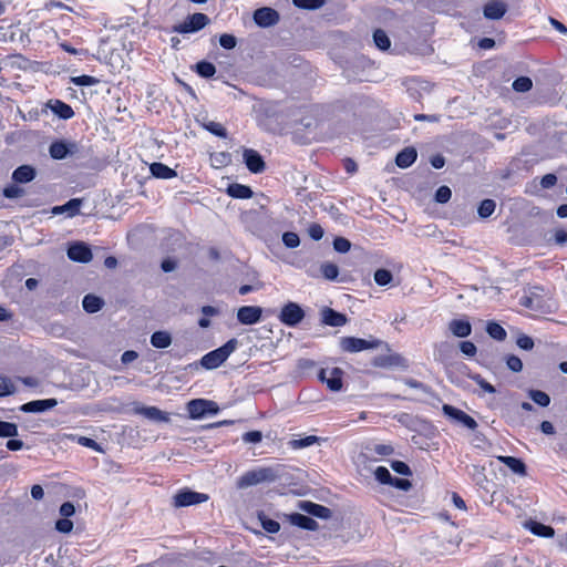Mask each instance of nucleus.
Here are the masks:
<instances>
[{"mask_svg": "<svg viewBox=\"0 0 567 567\" xmlns=\"http://www.w3.org/2000/svg\"><path fill=\"white\" fill-rule=\"evenodd\" d=\"M237 344L238 341L235 338L228 340L221 347L203 355V358L200 359V364L207 370H213L220 367L228 359V357L236 350Z\"/></svg>", "mask_w": 567, "mask_h": 567, "instance_id": "obj_1", "label": "nucleus"}, {"mask_svg": "<svg viewBox=\"0 0 567 567\" xmlns=\"http://www.w3.org/2000/svg\"><path fill=\"white\" fill-rule=\"evenodd\" d=\"M278 477L272 467H259L245 472L237 481L238 488H247L262 482H274Z\"/></svg>", "mask_w": 567, "mask_h": 567, "instance_id": "obj_2", "label": "nucleus"}, {"mask_svg": "<svg viewBox=\"0 0 567 567\" xmlns=\"http://www.w3.org/2000/svg\"><path fill=\"white\" fill-rule=\"evenodd\" d=\"M209 23L210 19L207 14L195 12L188 14L182 23L173 25L172 31L181 34L198 32Z\"/></svg>", "mask_w": 567, "mask_h": 567, "instance_id": "obj_3", "label": "nucleus"}, {"mask_svg": "<svg viewBox=\"0 0 567 567\" xmlns=\"http://www.w3.org/2000/svg\"><path fill=\"white\" fill-rule=\"evenodd\" d=\"M305 316L303 309L298 303L289 301L281 308L278 319L285 326L296 327L303 320Z\"/></svg>", "mask_w": 567, "mask_h": 567, "instance_id": "obj_4", "label": "nucleus"}, {"mask_svg": "<svg viewBox=\"0 0 567 567\" xmlns=\"http://www.w3.org/2000/svg\"><path fill=\"white\" fill-rule=\"evenodd\" d=\"M209 496L205 493L192 491L189 488L179 489L174 495L175 507H187L207 502Z\"/></svg>", "mask_w": 567, "mask_h": 567, "instance_id": "obj_5", "label": "nucleus"}, {"mask_svg": "<svg viewBox=\"0 0 567 567\" xmlns=\"http://www.w3.org/2000/svg\"><path fill=\"white\" fill-rule=\"evenodd\" d=\"M79 153V144L75 141L55 140L50 144L49 154L53 159L61 161L69 155Z\"/></svg>", "mask_w": 567, "mask_h": 567, "instance_id": "obj_6", "label": "nucleus"}, {"mask_svg": "<svg viewBox=\"0 0 567 567\" xmlns=\"http://www.w3.org/2000/svg\"><path fill=\"white\" fill-rule=\"evenodd\" d=\"M381 353L373 357L372 364L380 368L401 367L406 368L408 361L399 353L389 351H380Z\"/></svg>", "mask_w": 567, "mask_h": 567, "instance_id": "obj_7", "label": "nucleus"}, {"mask_svg": "<svg viewBox=\"0 0 567 567\" xmlns=\"http://www.w3.org/2000/svg\"><path fill=\"white\" fill-rule=\"evenodd\" d=\"M342 375L343 372L340 368L320 369L318 379L326 383L329 390L337 392L342 388Z\"/></svg>", "mask_w": 567, "mask_h": 567, "instance_id": "obj_8", "label": "nucleus"}, {"mask_svg": "<svg viewBox=\"0 0 567 567\" xmlns=\"http://www.w3.org/2000/svg\"><path fill=\"white\" fill-rule=\"evenodd\" d=\"M442 410L446 416L463 424L465 427L470 430H475L477 427V422L464 411L450 404H444Z\"/></svg>", "mask_w": 567, "mask_h": 567, "instance_id": "obj_9", "label": "nucleus"}, {"mask_svg": "<svg viewBox=\"0 0 567 567\" xmlns=\"http://www.w3.org/2000/svg\"><path fill=\"white\" fill-rule=\"evenodd\" d=\"M280 17L279 13L269 7H262L254 12V21L258 27L269 28L278 23Z\"/></svg>", "mask_w": 567, "mask_h": 567, "instance_id": "obj_10", "label": "nucleus"}, {"mask_svg": "<svg viewBox=\"0 0 567 567\" xmlns=\"http://www.w3.org/2000/svg\"><path fill=\"white\" fill-rule=\"evenodd\" d=\"M262 309L258 306H243L237 311V319L241 324H255L260 321Z\"/></svg>", "mask_w": 567, "mask_h": 567, "instance_id": "obj_11", "label": "nucleus"}, {"mask_svg": "<svg viewBox=\"0 0 567 567\" xmlns=\"http://www.w3.org/2000/svg\"><path fill=\"white\" fill-rule=\"evenodd\" d=\"M507 10L508 6L503 0H489L483 7V14L488 20H499Z\"/></svg>", "mask_w": 567, "mask_h": 567, "instance_id": "obj_12", "label": "nucleus"}, {"mask_svg": "<svg viewBox=\"0 0 567 567\" xmlns=\"http://www.w3.org/2000/svg\"><path fill=\"white\" fill-rule=\"evenodd\" d=\"M244 162L250 173L259 174L266 168L262 156L255 150L247 148L244 151Z\"/></svg>", "mask_w": 567, "mask_h": 567, "instance_id": "obj_13", "label": "nucleus"}, {"mask_svg": "<svg viewBox=\"0 0 567 567\" xmlns=\"http://www.w3.org/2000/svg\"><path fill=\"white\" fill-rule=\"evenodd\" d=\"M68 257L78 262H89L93 258L91 248L84 243H75L68 249Z\"/></svg>", "mask_w": 567, "mask_h": 567, "instance_id": "obj_14", "label": "nucleus"}, {"mask_svg": "<svg viewBox=\"0 0 567 567\" xmlns=\"http://www.w3.org/2000/svg\"><path fill=\"white\" fill-rule=\"evenodd\" d=\"M56 405V399L34 400L22 404L20 410L25 413H39L53 409Z\"/></svg>", "mask_w": 567, "mask_h": 567, "instance_id": "obj_15", "label": "nucleus"}, {"mask_svg": "<svg viewBox=\"0 0 567 567\" xmlns=\"http://www.w3.org/2000/svg\"><path fill=\"white\" fill-rule=\"evenodd\" d=\"M365 350L389 351V344L372 336L368 339L357 338V352Z\"/></svg>", "mask_w": 567, "mask_h": 567, "instance_id": "obj_16", "label": "nucleus"}, {"mask_svg": "<svg viewBox=\"0 0 567 567\" xmlns=\"http://www.w3.org/2000/svg\"><path fill=\"white\" fill-rule=\"evenodd\" d=\"M212 405L209 400L194 399L187 403V412L190 419L199 420L207 414L206 406Z\"/></svg>", "mask_w": 567, "mask_h": 567, "instance_id": "obj_17", "label": "nucleus"}, {"mask_svg": "<svg viewBox=\"0 0 567 567\" xmlns=\"http://www.w3.org/2000/svg\"><path fill=\"white\" fill-rule=\"evenodd\" d=\"M134 412L156 422H169L168 413L156 406H138L134 409Z\"/></svg>", "mask_w": 567, "mask_h": 567, "instance_id": "obj_18", "label": "nucleus"}, {"mask_svg": "<svg viewBox=\"0 0 567 567\" xmlns=\"http://www.w3.org/2000/svg\"><path fill=\"white\" fill-rule=\"evenodd\" d=\"M289 522L292 525L306 530H317L319 527L318 522L316 519L300 513L290 514Z\"/></svg>", "mask_w": 567, "mask_h": 567, "instance_id": "obj_19", "label": "nucleus"}, {"mask_svg": "<svg viewBox=\"0 0 567 567\" xmlns=\"http://www.w3.org/2000/svg\"><path fill=\"white\" fill-rule=\"evenodd\" d=\"M51 111L62 120H70L74 116V111L71 105L62 100H51L49 102Z\"/></svg>", "mask_w": 567, "mask_h": 567, "instance_id": "obj_20", "label": "nucleus"}, {"mask_svg": "<svg viewBox=\"0 0 567 567\" xmlns=\"http://www.w3.org/2000/svg\"><path fill=\"white\" fill-rule=\"evenodd\" d=\"M81 205H82L81 198H72L69 202H66L64 205L53 207L52 213L55 215L66 213L69 217H74L80 213Z\"/></svg>", "mask_w": 567, "mask_h": 567, "instance_id": "obj_21", "label": "nucleus"}, {"mask_svg": "<svg viewBox=\"0 0 567 567\" xmlns=\"http://www.w3.org/2000/svg\"><path fill=\"white\" fill-rule=\"evenodd\" d=\"M35 169L30 165H21L12 173V179L19 184H25L34 179Z\"/></svg>", "mask_w": 567, "mask_h": 567, "instance_id": "obj_22", "label": "nucleus"}, {"mask_svg": "<svg viewBox=\"0 0 567 567\" xmlns=\"http://www.w3.org/2000/svg\"><path fill=\"white\" fill-rule=\"evenodd\" d=\"M226 193L230 197L238 199H249L254 195V192L249 186L239 183L229 184L226 189Z\"/></svg>", "mask_w": 567, "mask_h": 567, "instance_id": "obj_23", "label": "nucleus"}, {"mask_svg": "<svg viewBox=\"0 0 567 567\" xmlns=\"http://www.w3.org/2000/svg\"><path fill=\"white\" fill-rule=\"evenodd\" d=\"M346 316L333 310L332 308H324L322 310V322L330 327H341L346 323Z\"/></svg>", "mask_w": 567, "mask_h": 567, "instance_id": "obj_24", "label": "nucleus"}, {"mask_svg": "<svg viewBox=\"0 0 567 567\" xmlns=\"http://www.w3.org/2000/svg\"><path fill=\"white\" fill-rule=\"evenodd\" d=\"M152 175L161 179H171L177 176V172L161 162H154L150 165Z\"/></svg>", "mask_w": 567, "mask_h": 567, "instance_id": "obj_25", "label": "nucleus"}, {"mask_svg": "<svg viewBox=\"0 0 567 567\" xmlns=\"http://www.w3.org/2000/svg\"><path fill=\"white\" fill-rule=\"evenodd\" d=\"M300 508L302 511H305L306 513H308L309 515H312V516H316L319 518H328V517H330V514H331V511L328 507L320 505V504L309 502V501L302 502L300 504Z\"/></svg>", "mask_w": 567, "mask_h": 567, "instance_id": "obj_26", "label": "nucleus"}, {"mask_svg": "<svg viewBox=\"0 0 567 567\" xmlns=\"http://www.w3.org/2000/svg\"><path fill=\"white\" fill-rule=\"evenodd\" d=\"M417 157V152L414 147H405L402 150L395 158V163L400 168L410 167Z\"/></svg>", "mask_w": 567, "mask_h": 567, "instance_id": "obj_27", "label": "nucleus"}, {"mask_svg": "<svg viewBox=\"0 0 567 567\" xmlns=\"http://www.w3.org/2000/svg\"><path fill=\"white\" fill-rule=\"evenodd\" d=\"M497 460L505 464L513 473L522 476L526 475V465L520 458L514 456H498Z\"/></svg>", "mask_w": 567, "mask_h": 567, "instance_id": "obj_28", "label": "nucleus"}, {"mask_svg": "<svg viewBox=\"0 0 567 567\" xmlns=\"http://www.w3.org/2000/svg\"><path fill=\"white\" fill-rule=\"evenodd\" d=\"M450 331L458 338H465L471 334L472 326L466 320L454 319L449 324Z\"/></svg>", "mask_w": 567, "mask_h": 567, "instance_id": "obj_29", "label": "nucleus"}, {"mask_svg": "<svg viewBox=\"0 0 567 567\" xmlns=\"http://www.w3.org/2000/svg\"><path fill=\"white\" fill-rule=\"evenodd\" d=\"M103 305V299L92 293L84 296L82 301L83 309L89 313H95L100 311Z\"/></svg>", "mask_w": 567, "mask_h": 567, "instance_id": "obj_30", "label": "nucleus"}, {"mask_svg": "<svg viewBox=\"0 0 567 567\" xmlns=\"http://www.w3.org/2000/svg\"><path fill=\"white\" fill-rule=\"evenodd\" d=\"M172 343V337L167 331H155L151 336V344L157 349H165Z\"/></svg>", "mask_w": 567, "mask_h": 567, "instance_id": "obj_31", "label": "nucleus"}, {"mask_svg": "<svg viewBox=\"0 0 567 567\" xmlns=\"http://www.w3.org/2000/svg\"><path fill=\"white\" fill-rule=\"evenodd\" d=\"M66 437L73 442H76L81 446L91 449L96 452H102L101 445L93 439L76 434H68Z\"/></svg>", "mask_w": 567, "mask_h": 567, "instance_id": "obj_32", "label": "nucleus"}, {"mask_svg": "<svg viewBox=\"0 0 567 567\" xmlns=\"http://www.w3.org/2000/svg\"><path fill=\"white\" fill-rule=\"evenodd\" d=\"M195 72L204 79H210L216 73V66L209 61L202 60L195 64Z\"/></svg>", "mask_w": 567, "mask_h": 567, "instance_id": "obj_33", "label": "nucleus"}, {"mask_svg": "<svg viewBox=\"0 0 567 567\" xmlns=\"http://www.w3.org/2000/svg\"><path fill=\"white\" fill-rule=\"evenodd\" d=\"M320 440L321 439L317 435H307L302 439H293V440L289 441L288 445L292 450H301V449H305V447H308V446L319 443Z\"/></svg>", "mask_w": 567, "mask_h": 567, "instance_id": "obj_34", "label": "nucleus"}, {"mask_svg": "<svg viewBox=\"0 0 567 567\" xmlns=\"http://www.w3.org/2000/svg\"><path fill=\"white\" fill-rule=\"evenodd\" d=\"M528 529L537 536L540 537H553L555 534V530L553 527L544 525L538 522H530L528 525Z\"/></svg>", "mask_w": 567, "mask_h": 567, "instance_id": "obj_35", "label": "nucleus"}, {"mask_svg": "<svg viewBox=\"0 0 567 567\" xmlns=\"http://www.w3.org/2000/svg\"><path fill=\"white\" fill-rule=\"evenodd\" d=\"M203 127L213 135L220 138H226L228 135L226 127L219 122L208 121L203 123Z\"/></svg>", "mask_w": 567, "mask_h": 567, "instance_id": "obj_36", "label": "nucleus"}, {"mask_svg": "<svg viewBox=\"0 0 567 567\" xmlns=\"http://www.w3.org/2000/svg\"><path fill=\"white\" fill-rule=\"evenodd\" d=\"M373 42L375 44V47L382 51H385L390 48L391 45V41H390V38L388 37V34L381 30V29H377L374 32H373Z\"/></svg>", "mask_w": 567, "mask_h": 567, "instance_id": "obj_37", "label": "nucleus"}, {"mask_svg": "<svg viewBox=\"0 0 567 567\" xmlns=\"http://www.w3.org/2000/svg\"><path fill=\"white\" fill-rule=\"evenodd\" d=\"M486 331L491 338L498 341H503L507 337L505 329L494 321L487 323Z\"/></svg>", "mask_w": 567, "mask_h": 567, "instance_id": "obj_38", "label": "nucleus"}, {"mask_svg": "<svg viewBox=\"0 0 567 567\" xmlns=\"http://www.w3.org/2000/svg\"><path fill=\"white\" fill-rule=\"evenodd\" d=\"M320 272L324 279L336 280L339 275V268L336 264L326 261L321 264Z\"/></svg>", "mask_w": 567, "mask_h": 567, "instance_id": "obj_39", "label": "nucleus"}, {"mask_svg": "<svg viewBox=\"0 0 567 567\" xmlns=\"http://www.w3.org/2000/svg\"><path fill=\"white\" fill-rule=\"evenodd\" d=\"M453 351L452 344L449 342H440L434 346V359L437 361H444L446 357Z\"/></svg>", "mask_w": 567, "mask_h": 567, "instance_id": "obj_40", "label": "nucleus"}, {"mask_svg": "<svg viewBox=\"0 0 567 567\" xmlns=\"http://www.w3.org/2000/svg\"><path fill=\"white\" fill-rule=\"evenodd\" d=\"M528 396L533 400V402H535L536 404H538L543 408L548 406L550 403L549 395L546 392L540 391V390H530L528 392Z\"/></svg>", "mask_w": 567, "mask_h": 567, "instance_id": "obj_41", "label": "nucleus"}, {"mask_svg": "<svg viewBox=\"0 0 567 567\" xmlns=\"http://www.w3.org/2000/svg\"><path fill=\"white\" fill-rule=\"evenodd\" d=\"M393 275L390 270L381 268L374 272V281L379 286H388L392 282Z\"/></svg>", "mask_w": 567, "mask_h": 567, "instance_id": "obj_42", "label": "nucleus"}, {"mask_svg": "<svg viewBox=\"0 0 567 567\" xmlns=\"http://www.w3.org/2000/svg\"><path fill=\"white\" fill-rule=\"evenodd\" d=\"M292 4L303 10H317L324 4V0H292Z\"/></svg>", "mask_w": 567, "mask_h": 567, "instance_id": "obj_43", "label": "nucleus"}, {"mask_svg": "<svg viewBox=\"0 0 567 567\" xmlns=\"http://www.w3.org/2000/svg\"><path fill=\"white\" fill-rule=\"evenodd\" d=\"M213 166L216 168L227 166L231 162V156L228 152H218L210 156Z\"/></svg>", "mask_w": 567, "mask_h": 567, "instance_id": "obj_44", "label": "nucleus"}, {"mask_svg": "<svg viewBox=\"0 0 567 567\" xmlns=\"http://www.w3.org/2000/svg\"><path fill=\"white\" fill-rule=\"evenodd\" d=\"M18 435V425L16 423L0 421V437H14Z\"/></svg>", "mask_w": 567, "mask_h": 567, "instance_id": "obj_45", "label": "nucleus"}, {"mask_svg": "<svg viewBox=\"0 0 567 567\" xmlns=\"http://www.w3.org/2000/svg\"><path fill=\"white\" fill-rule=\"evenodd\" d=\"M71 82L78 86H92L100 83V80L92 75H79L71 78Z\"/></svg>", "mask_w": 567, "mask_h": 567, "instance_id": "obj_46", "label": "nucleus"}, {"mask_svg": "<svg viewBox=\"0 0 567 567\" xmlns=\"http://www.w3.org/2000/svg\"><path fill=\"white\" fill-rule=\"evenodd\" d=\"M496 204L493 199H484L478 206V215L482 218L489 217L495 210Z\"/></svg>", "mask_w": 567, "mask_h": 567, "instance_id": "obj_47", "label": "nucleus"}, {"mask_svg": "<svg viewBox=\"0 0 567 567\" xmlns=\"http://www.w3.org/2000/svg\"><path fill=\"white\" fill-rule=\"evenodd\" d=\"M512 86L516 92H527L532 89L533 82L528 76H519L514 80Z\"/></svg>", "mask_w": 567, "mask_h": 567, "instance_id": "obj_48", "label": "nucleus"}, {"mask_svg": "<svg viewBox=\"0 0 567 567\" xmlns=\"http://www.w3.org/2000/svg\"><path fill=\"white\" fill-rule=\"evenodd\" d=\"M282 243L287 248H297L300 245L299 235L295 231H286L282 234Z\"/></svg>", "mask_w": 567, "mask_h": 567, "instance_id": "obj_49", "label": "nucleus"}, {"mask_svg": "<svg viewBox=\"0 0 567 567\" xmlns=\"http://www.w3.org/2000/svg\"><path fill=\"white\" fill-rule=\"evenodd\" d=\"M16 386L11 379L0 375V396H6L14 393Z\"/></svg>", "mask_w": 567, "mask_h": 567, "instance_id": "obj_50", "label": "nucleus"}, {"mask_svg": "<svg viewBox=\"0 0 567 567\" xmlns=\"http://www.w3.org/2000/svg\"><path fill=\"white\" fill-rule=\"evenodd\" d=\"M374 475L377 481L380 482L381 484L390 485L393 478L389 470L384 466L377 467L374 471Z\"/></svg>", "mask_w": 567, "mask_h": 567, "instance_id": "obj_51", "label": "nucleus"}, {"mask_svg": "<svg viewBox=\"0 0 567 567\" xmlns=\"http://www.w3.org/2000/svg\"><path fill=\"white\" fill-rule=\"evenodd\" d=\"M307 233H308L309 237L316 241L322 239V237L324 235L323 228L318 223H311L308 226Z\"/></svg>", "mask_w": 567, "mask_h": 567, "instance_id": "obj_52", "label": "nucleus"}, {"mask_svg": "<svg viewBox=\"0 0 567 567\" xmlns=\"http://www.w3.org/2000/svg\"><path fill=\"white\" fill-rule=\"evenodd\" d=\"M2 194L6 198H18L24 194V190L16 184L8 185L3 188Z\"/></svg>", "mask_w": 567, "mask_h": 567, "instance_id": "obj_53", "label": "nucleus"}, {"mask_svg": "<svg viewBox=\"0 0 567 567\" xmlns=\"http://www.w3.org/2000/svg\"><path fill=\"white\" fill-rule=\"evenodd\" d=\"M333 248L336 251L344 254L351 249V243L344 237H336L333 240Z\"/></svg>", "mask_w": 567, "mask_h": 567, "instance_id": "obj_54", "label": "nucleus"}, {"mask_svg": "<svg viewBox=\"0 0 567 567\" xmlns=\"http://www.w3.org/2000/svg\"><path fill=\"white\" fill-rule=\"evenodd\" d=\"M219 44L221 48H224L226 50H233L237 44V39L233 34L223 33L219 37Z\"/></svg>", "mask_w": 567, "mask_h": 567, "instance_id": "obj_55", "label": "nucleus"}, {"mask_svg": "<svg viewBox=\"0 0 567 567\" xmlns=\"http://www.w3.org/2000/svg\"><path fill=\"white\" fill-rule=\"evenodd\" d=\"M452 192L450 187L443 185L440 186L435 193V200L440 204H445L451 199Z\"/></svg>", "mask_w": 567, "mask_h": 567, "instance_id": "obj_56", "label": "nucleus"}, {"mask_svg": "<svg viewBox=\"0 0 567 567\" xmlns=\"http://www.w3.org/2000/svg\"><path fill=\"white\" fill-rule=\"evenodd\" d=\"M261 526L269 534H276L280 530V524L277 520L268 517L261 518Z\"/></svg>", "mask_w": 567, "mask_h": 567, "instance_id": "obj_57", "label": "nucleus"}, {"mask_svg": "<svg viewBox=\"0 0 567 567\" xmlns=\"http://www.w3.org/2000/svg\"><path fill=\"white\" fill-rule=\"evenodd\" d=\"M391 468L398 473V474H401V475H404V476H410L412 475V471L411 468L409 467V465L402 461H392L391 462Z\"/></svg>", "mask_w": 567, "mask_h": 567, "instance_id": "obj_58", "label": "nucleus"}, {"mask_svg": "<svg viewBox=\"0 0 567 567\" xmlns=\"http://www.w3.org/2000/svg\"><path fill=\"white\" fill-rule=\"evenodd\" d=\"M55 529L63 534H69L73 529V522L69 518H60L55 523Z\"/></svg>", "mask_w": 567, "mask_h": 567, "instance_id": "obj_59", "label": "nucleus"}, {"mask_svg": "<svg viewBox=\"0 0 567 567\" xmlns=\"http://www.w3.org/2000/svg\"><path fill=\"white\" fill-rule=\"evenodd\" d=\"M473 381H475L485 392L494 394L496 389L494 385L485 381L480 374H474L471 377Z\"/></svg>", "mask_w": 567, "mask_h": 567, "instance_id": "obj_60", "label": "nucleus"}, {"mask_svg": "<svg viewBox=\"0 0 567 567\" xmlns=\"http://www.w3.org/2000/svg\"><path fill=\"white\" fill-rule=\"evenodd\" d=\"M506 364L513 372H520L523 369L522 360L514 354L507 357Z\"/></svg>", "mask_w": 567, "mask_h": 567, "instance_id": "obj_61", "label": "nucleus"}, {"mask_svg": "<svg viewBox=\"0 0 567 567\" xmlns=\"http://www.w3.org/2000/svg\"><path fill=\"white\" fill-rule=\"evenodd\" d=\"M262 440V433L254 430L243 434V441L245 443H259Z\"/></svg>", "mask_w": 567, "mask_h": 567, "instance_id": "obj_62", "label": "nucleus"}, {"mask_svg": "<svg viewBox=\"0 0 567 567\" xmlns=\"http://www.w3.org/2000/svg\"><path fill=\"white\" fill-rule=\"evenodd\" d=\"M390 485L396 487L398 489L404 491V492L409 491L412 487V484L409 480L398 478V477H393Z\"/></svg>", "mask_w": 567, "mask_h": 567, "instance_id": "obj_63", "label": "nucleus"}, {"mask_svg": "<svg viewBox=\"0 0 567 567\" xmlns=\"http://www.w3.org/2000/svg\"><path fill=\"white\" fill-rule=\"evenodd\" d=\"M460 350L462 351V353L468 357L475 355L477 351L476 346L471 341H462L460 343Z\"/></svg>", "mask_w": 567, "mask_h": 567, "instance_id": "obj_64", "label": "nucleus"}]
</instances>
